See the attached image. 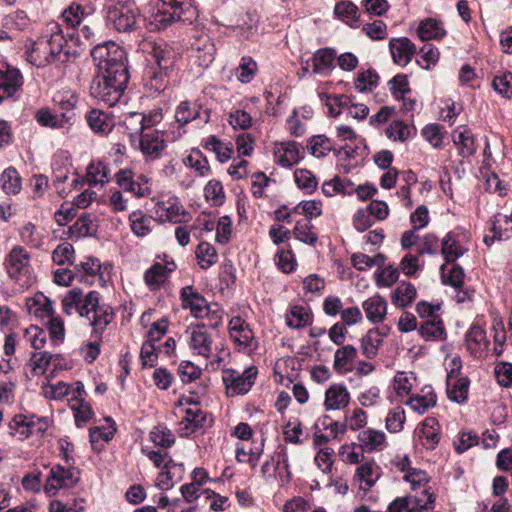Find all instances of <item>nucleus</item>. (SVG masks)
Listing matches in <instances>:
<instances>
[{
	"mask_svg": "<svg viewBox=\"0 0 512 512\" xmlns=\"http://www.w3.org/2000/svg\"><path fill=\"white\" fill-rule=\"evenodd\" d=\"M143 50L150 57L148 61L155 64L145 72V87L151 93L159 94L169 85V72L174 64L175 53L166 43L155 41L145 42Z\"/></svg>",
	"mask_w": 512,
	"mask_h": 512,
	"instance_id": "f257e3e1",
	"label": "nucleus"
},
{
	"mask_svg": "<svg viewBox=\"0 0 512 512\" xmlns=\"http://www.w3.org/2000/svg\"><path fill=\"white\" fill-rule=\"evenodd\" d=\"M129 81L128 70H109L97 72L91 86L90 93L94 98L104 102L110 107L115 106L122 98Z\"/></svg>",
	"mask_w": 512,
	"mask_h": 512,
	"instance_id": "f03ea898",
	"label": "nucleus"
},
{
	"mask_svg": "<svg viewBox=\"0 0 512 512\" xmlns=\"http://www.w3.org/2000/svg\"><path fill=\"white\" fill-rule=\"evenodd\" d=\"M168 2L149 17L151 30H165L173 22L192 24L198 17L197 9L189 0H173Z\"/></svg>",
	"mask_w": 512,
	"mask_h": 512,
	"instance_id": "7ed1b4c3",
	"label": "nucleus"
},
{
	"mask_svg": "<svg viewBox=\"0 0 512 512\" xmlns=\"http://www.w3.org/2000/svg\"><path fill=\"white\" fill-rule=\"evenodd\" d=\"M78 314L86 317L94 327V331L99 334L104 331L115 317L113 308L110 305L100 303V295L97 291H90L85 296H81Z\"/></svg>",
	"mask_w": 512,
	"mask_h": 512,
	"instance_id": "20e7f679",
	"label": "nucleus"
},
{
	"mask_svg": "<svg viewBox=\"0 0 512 512\" xmlns=\"http://www.w3.org/2000/svg\"><path fill=\"white\" fill-rule=\"evenodd\" d=\"M42 34L56 63L71 62L78 57L77 51H71L67 48V38H72V34H65L59 23L49 22L43 29Z\"/></svg>",
	"mask_w": 512,
	"mask_h": 512,
	"instance_id": "39448f33",
	"label": "nucleus"
},
{
	"mask_svg": "<svg viewBox=\"0 0 512 512\" xmlns=\"http://www.w3.org/2000/svg\"><path fill=\"white\" fill-rule=\"evenodd\" d=\"M91 57L97 72L109 70H128L125 51L113 41L97 44L91 50Z\"/></svg>",
	"mask_w": 512,
	"mask_h": 512,
	"instance_id": "423d86ee",
	"label": "nucleus"
},
{
	"mask_svg": "<svg viewBox=\"0 0 512 512\" xmlns=\"http://www.w3.org/2000/svg\"><path fill=\"white\" fill-rule=\"evenodd\" d=\"M31 256L22 246H14L5 259L6 271L11 279L21 287L30 285L32 281Z\"/></svg>",
	"mask_w": 512,
	"mask_h": 512,
	"instance_id": "0eeeda50",
	"label": "nucleus"
},
{
	"mask_svg": "<svg viewBox=\"0 0 512 512\" xmlns=\"http://www.w3.org/2000/svg\"><path fill=\"white\" fill-rule=\"evenodd\" d=\"M258 370L255 366H250L242 372L226 368L222 370V380L225 384L228 396L234 397L248 393L255 383Z\"/></svg>",
	"mask_w": 512,
	"mask_h": 512,
	"instance_id": "6e6552de",
	"label": "nucleus"
},
{
	"mask_svg": "<svg viewBox=\"0 0 512 512\" xmlns=\"http://www.w3.org/2000/svg\"><path fill=\"white\" fill-rule=\"evenodd\" d=\"M449 370L446 377V393L449 400L455 403H465L467 401L470 380L466 376H460L461 360L458 357L453 358L449 363Z\"/></svg>",
	"mask_w": 512,
	"mask_h": 512,
	"instance_id": "1a4fd4ad",
	"label": "nucleus"
},
{
	"mask_svg": "<svg viewBox=\"0 0 512 512\" xmlns=\"http://www.w3.org/2000/svg\"><path fill=\"white\" fill-rule=\"evenodd\" d=\"M107 22L118 32L133 31L137 25V9L131 4L111 6L107 11Z\"/></svg>",
	"mask_w": 512,
	"mask_h": 512,
	"instance_id": "9d476101",
	"label": "nucleus"
},
{
	"mask_svg": "<svg viewBox=\"0 0 512 512\" xmlns=\"http://www.w3.org/2000/svg\"><path fill=\"white\" fill-rule=\"evenodd\" d=\"M467 232L462 228L450 231L441 241V253L446 262H456L469 250Z\"/></svg>",
	"mask_w": 512,
	"mask_h": 512,
	"instance_id": "9b49d317",
	"label": "nucleus"
},
{
	"mask_svg": "<svg viewBox=\"0 0 512 512\" xmlns=\"http://www.w3.org/2000/svg\"><path fill=\"white\" fill-rule=\"evenodd\" d=\"M133 147L141 152L145 161H154L161 158L167 145L163 133L153 130L141 134Z\"/></svg>",
	"mask_w": 512,
	"mask_h": 512,
	"instance_id": "f8f14e48",
	"label": "nucleus"
},
{
	"mask_svg": "<svg viewBox=\"0 0 512 512\" xmlns=\"http://www.w3.org/2000/svg\"><path fill=\"white\" fill-rule=\"evenodd\" d=\"M79 481V471L75 468H65L61 465H55L50 469L46 481V491L50 495H55L60 488H72Z\"/></svg>",
	"mask_w": 512,
	"mask_h": 512,
	"instance_id": "ddd939ff",
	"label": "nucleus"
},
{
	"mask_svg": "<svg viewBox=\"0 0 512 512\" xmlns=\"http://www.w3.org/2000/svg\"><path fill=\"white\" fill-rule=\"evenodd\" d=\"M187 404H195V407L186 409V415L179 422L178 433L180 437H188L206 425L207 413L202 411L192 398H186Z\"/></svg>",
	"mask_w": 512,
	"mask_h": 512,
	"instance_id": "4468645a",
	"label": "nucleus"
},
{
	"mask_svg": "<svg viewBox=\"0 0 512 512\" xmlns=\"http://www.w3.org/2000/svg\"><path fill=\"white\" fill-rule=\"evenodd\" d=\"M155 213L162 221L174 224L185 223L190 219V213L183 208L177 198L158 201L155 204Z\"/></svg>",
	"mask_w": 512,
	"mask_h": 512,
	"instance_id": "2eb2a0df",
	"label": "nucleus"
},
{
	"mask_svg": "<svg viewBox=\"0 0 512 512\" xmlns=\"http://www.w3.org/2000/svg\"><path fill=\"white\" fill-rule=\"evenodd\" d=\"M122 125L131 145L135 146L136 139L141 137V134H145V130L154 126L155 121L151 120V117H146L143 113L131 112L123 116Z\"/></svg>",
	"mask_w": 512,
	"mask_h": 512,
	"instance_id": "dca6fc26",
	"label": "nucleus"
},
{
	"mask_svg": "<svg viewBox=\"0 0 512 512\" xmlns=\"http://www.w3.org/2000/svg\"><path fill=\"white\" fill-rule=\"evenodd\" d=\"M23 85L20 71L7 64L0 65V102L12 97Z\"/></svg>",
	"mask_w": 512,
	"mask_h": 512,
	"instance_id": "f3484780",
	"label": "nucleus"
},
{
	"mask_svg": "<svg viewBox=\"0 0 512 512\" xmlns=\"http://www.w3.org/2000/svg\"><path fill=\"white\" fill-rule=\"evenodd\" d=\"M229 333L231 339L240 350H253L254 334L249 325L239 316L233 317L229 322Z\"/></svg>",
	"mask_w": 512,
	"mask_h": 512,
	"instance_id": "a211bd4d",
	"label": "nucleus"
},
{
	"mask_svg": "<svg viewBox=\"0 0 512 512\" xmlns=\"http://www.w3.org/2000/svg\"><path fill=\"white\" fill-rule=\"evenodd\" d=\"M180 298L183 309H189L191 315L195 318H204V312L208 310L210 304L193 286L183 287Z\"/></svg>",
	"mask_w": 512,
	"mask_h": 512,
	"instance_id": "6ab92c4d",
	"label": "nucleus"
},
{
	"mask_svg": "<svg viewBox=\"0 0 512 512\" xmlns=\"http://www.w3.org/2000/svg\"><path fill=\"white\" fill-rule=\"evenodd\" d=\"M189 336L190 348L198 355L209 358L212 353L213 340L206 331L205 324H198L192 327Z\"/></svg>",
	"mask_w": 512,
	"mask_h": 512,
	"instance_id": "aec40b11",
	"label": "nucleus"
},
{
	"mask_svg": "<svg viewBox=\"0 0 512 512\" xmlns=\"http://www.w3.org/2000/svg\"><path fill=\"white\" fill-rule=\"evenodd\" d=\"M175 119L180 126H184L196 119L202 120L203 123H208L210 119V110H203L200 105L192 104L187 100L182 101L176 108Z\"/></svg>",
	"mask_w": 512,
	"mask_h": 512,
	"instance_id": "412c9836",
	"label": "nucleus"
},
{
	"mask_svg": "<svg viewBox=\"0 0 512 512\" xmlns=\"http://www.w3.org/2000/svg\"><path fill=\"white\" fill-rule=\"evenodd\" d=\"M164 263H154L144 274V281L151 290L158 288L165 282L168 275L176 269V264L173 260H167L164 255Z\"/></svg>",
	"mask_w": 512,
	"mask_h": 512,
	"instance_id": "4be33fe9",
	"label": "nucleus"
},
{
	"mask_svg": "<svg viewBox=\"0 0 512 512\" xmlns=\"http://www.w3.org/2000/svg\"><path fill=\"white\" fill-rule=\"evenodd\" d=\"M465 343L473 357H481L488 346L485 330L479 325H472L465 335Z\"/></svg>",
	"mask_w": 512,
	"mask_h": 512,
	"instance_id": "5701e85b",
	"label": "nucleus"
},
{
	"mask_svg": "<svg viewBox=\"0 0 512 512\" xmlns=\"http://www.w3.org/2000/svg\"><path fill=\"white\" fill-rule=\"evenodd\" d=\"M116 182L124 191L131 192L137 197L147 196L151 192L147 181L145 180V183H140L138 180H135L131 170H119L116 173Z\"/></svg>",
	"mask_w": 512,
	"mask_h": 512,
	"instance_id": "b1692460",
	"label": "nucleus"
},
{
	"mask_svg": "<svg viewBox=\"0 0 512 512\" xmlns=\"http://www.w3.org/2000/svg\"><path fill=\"white\" fill-rule=\"evenodd\" d=\"M285 469L287 475L286 480L283 482L290 481V471H289V461H288V453L287 449L284 446H279L275 452V455L272 456L269 460H267L261 467V474L264 478L268 479L272 476H275L276 471L280 468V466Z\"/></svg>",
	"mask_w": 512,
	"mask_h": 512,
	"instance_id": "393cba45",
	"label": "nucleus"
},
{
	"mask_svg": "<svg viewBox=\"0 0 512 512\" xmlns=\"http://www.w3.org/2000/svg\"><path fill=\"white\" fill-rule=\"evenodd\" d=\"M27 60L36 67H45L49 64L56 63L50 54V47L43 34L33 43L30 51L27 52Z\"/></svg>",
	"mask_w": 512,
	"mask_h": 512,
	"instance_id": "a878e982",
	"label": "nucleus"
},
{
	"mask_svg": "<svg viewBox=\"0 0 512 512\" xmlns=\"http://www.w3.org/2000/svg\"><path fill=\"white\" fill-rule=\"evenodd\" d=\"M274 156L276 163L280 166L291 167L301 159L299 144L295 141L281 143L275 148Z\"/></svg>",
	"mask_w": 512,
	"mask_h": 512,
	"instance_id": "bb28decb",
	"label": "nucleus"
},
{
	"mask_svg": "<svg viewBox=\"0 0 512 512\" xmlns=\"http://www.w3.org/2000/svg\"><path fill=\"white\" fill-rule=\"evenodd\" d=\"M101 265L94 257H86L84 261L74 264L76 280L87 285H92L98 277Z\"/></svg>",
	"mask_w": 512,
	"mask_h": 512,
	"instance_id": "cd10ccee",
	"label": "nucleus"
},
{
	"mask_svg": "<svg viewBox=\"0 0 512 512\" xmlns=\"http://www.w3.org/2000/svg\"><path fill=\"white\" fill-rule=\"evenodd\" d=\"M446 33L443 22L436 18H426L418 23V39L421 41H438L441 40Z\"/></svg>",
	"mask_w": 512,
	"mask_h": 512,
	"instance_id": "c85d7f7f",
	"label": "nucleus"
},
{
	"mask_svg": "<svg viewBox=\"0 0 512 512\" xmlns=\"http://www.w3.org/2000/svg\"><path fill=\"white\" fill-rule=\"evenodd\" d=\"M307 148L317 158L326 156L330 151H334L337 156H341L344 152L346 157H349V152L345 148L334 150L332 140L325 135L312 136L307 143Z\"/></svg>",
	"mask_w": 512,
	"mask_h": 512,
	"instance_id": "c756f323",
	"label": "nucleus"
},
{
	"mask_svg": "<svg viewBox=\"0 0 512 512\" xmlns=\"http://www.w3.org/2000/svg\"><path fill=\"white\" fill-rule=\"evenodd\" d=\"M362 308L366 314L367 319L377 324L385 319L387 314V301L380 295H374L366 299L362 303Z\"/></svg>",
	"mask_w": 512,
	"mask_h": 512,
	"instance_id": "7c9ffc66",
	"label": "nucleus"
},
{
	"mask_svg": "<svg viewBox=\"0 0 512 512\" xmlns=\"http://www.w3.org/2000/svg\"><path fill=\"white\" fill-rule=\"evenodd\" d=\"M86 121L90 129L99 135L109 134L113 127V119L104 111L92 109L86 114Z\"/></svg>",
	"mask_w": 512,
	"mask_h": 512,
	"instance_id": "2f4dec72",
	"label": "nucleus"
},
{
	"mask_svg": "<svg viewBox=\"0 0 512 512\" xmlns=\"http://www.w3.org/2000/svg\"><path fill=\"white\" fill-rule=\"evenodd\" d=\"M35 118L40 125L53 129L65 128L71 126L74 122V114L62 113L61 117H58L46 108L39 109Z\"/></svg>",
	"mask_w": 512,
	"mask_h": 512,
	"instance_id": "473e14b6",
	"label": "nucleus"
},
{
	"mask_svg": "<svg viewBox=\"0 0 512 512\" xmlns=\"http://www.w3.org/2000/svg\"><path fill=\"white\" fill-rule=\"evenodd\" d=\"M389 47L396 64L405 66L411 61L414 54V45L408 38L392 39Z\"/></svg>",
	"mask_w": 512,
	"mask_h": 512,
	"instance_id": "72a5a7b5",
	"label": "nucleus"
},
{
	"mask_svg": "<svg viewBox=\"0 0 512 512\" xmlns=\"http://www.w3.org/2000/svg\"><path fill=\"white\" fill-rule=\"evenodd\" d=\"M452 139L462 158H469L476 152L474 136L470 130L460 126L453 131Z\"/></svg>",
	"mask_w": 512,
	"mask_h": 512,
	"instance_id": "f704fd0d",
	"label": "nucleus"
},
{
	"mask_svg": "<svg viewBox=\"0 0 512 512\" xmlns=\"http://www.w3.org/2000/svg\"><path fill=\"white\" fill-rule=\"evenodd\" d=\"M422 445L429 450L435 449L440 441V425L436 418L426 417L421 423Z\"/></svg>",
	"mask_w": 512,
	"mask_h": 512,
	"instance_id": "c9c22d12",
	"label": "nucleus"
},
{
	"mask_svg": "<svg viewBox=\"0 0 512 512\" xmlns=\"http://www.w3.org/2000/svg\"><path fill=\"white\" fill-rule=\"evenodd\" d=\"M418 334L425 341H444L447 338V332L442 318L435 320L421 321L418 327Z\"/></svg>",
	"mask_w": 512,
	"mask_h": 512,
	"instance_id": "e433bc0d",
	"label": "nucleus"
},
{
	"mask_svg": "<svg viewBox=\"0 0 512 512\" xmlns=\"http://www.w3.org/2000/svg\"><path fill=\"white\" fill-rule=\"evenodd\" d=\"M350 394L346 387L341 384L331 385L325 393L326 410H337L349 404Z\"/></svg>",
	"mask_w": 512,
	"mask_h": 512,
	"instance_id": "4c0bfd02",
	"label": "nucleus"
},
{
	"mask_svg": "<svg viewBox=\"0 0 512 512\" xmlns=\"http://www.w3.org/2000/svg\"><path fill=\"white\" fill-rule=\"evenodd\" d=\"M185 468L182 463H172L167 465V468L160 472L157 476V487L162 490L171 489L175 482L180 481L184 475Z\"/></svg>",
	"mask_w": 512,
	"mask_h": 512,
	"instance_id": "58836bf2",
	"label": "nucleus"
},
{
	"mask_svg": "<svg viewBox=\"0 0 512 512\" xmlns=\"http://www.w3.org/2000/svg\"><path fill=\"white\" fill-rule=\"evenodd\" d=\"M411 375H413V373H411ZM411 379L415 381L416 377L412 376L410 378L405 372L398 373L394 378V389L398 396H406L407 399L403 402L410 406L413 411H416V404L414 403L416 401V396L411 394L413 388Z\"/></svg>",
	"mask_w": 512,
	"mask_h": 512,
	"instance_id": "ea45409f",
	"label": "nucleus"
},
{
	"mask_svg": "<svg viewBox=\"0 0 512 512\" xmlns=\"http://www.w3.org/2000/svg\"><path fill=\"white\" fill-rule=\"evenodd\" d=\"M428 478L425 472L418 470V512L434 508L435 493L426 485Z\"/></svg>",
	"mask_w": 512,
	"mask_h": 512,
	"instance_id": "a19ab883",
	"label": "nucleus"
},
{
	"mask_svg": "<svg viewBox=\"0 0 512 512\" xmlns=\"http://www.w3.org/2000/svg\"><path fill=\"white\" fill-rule=\"evenodd\" d=\"M442 282L458 289L463 285L465 273L463 268L456 262H446L440 268Z\"/></svg>",
	"mask_w": 512,
	"mask_h": 512,
	"instance_id": "79ce46f5",
	"label": "nucleus"
},
{
	"mask_svg": "<svg viewBox=\"0 0 512 512\" xmlns=\"http://www.w3.org/2000/svg\"><path fill=\"white\" fill-rule=\"evenodd\" d=\"M358 441L363 451L372 452L380 449L385 441V433L381 430L368 428L358 435Z\"/></svg>",
	"mask_w": 512,
	"mask_h": 512,
	"instance_id": "37998d69",
	"label": "nucleus"
},
{
	"mask_svg": "<svg viewBox=\"0 0 512 512\" xmlns=\"http://www.w3.org/2000/svg\"><path fill=\"white\" fill-rule=\"evenodd\" d=\"M96 231L97 225L94 222V217L91 214H84L69 227V237L79 239L92 236Z\"/></svg>",
	"mask_w": 512,
	"mask_h": 512,
	"instance_id": "c03bdc74",
	"label": "nucleus"
},
{
	"mask_svg": "<svg viewBox=\"0 0 512 512\" xmlns=\"http://www.w3.org/2000/svg\"><path fill=\"white\" fill-rule=\"evenodd\" d=\"M152 217L144 214L141 210L133 211L129 215V223L131 231L137 237H145L152 231Z\"/></svg>",
	"mask_w": 512,
	"mask_h": 512,
	"instance_id": "a18cd8bd",
	"label": "nucleus"
},
{
	"mask_svg": "<svg viewBox=\"0 0 512 512\" xmlns=\"http://www.w3.org/2000/svg\"><path fill=\"white\" fill-rule=\"evenodd\" d=\"M109 168L102 161H92L88 167L85 176V181L91 185H104L109 182Z\"/></svg>",
	"mask_w": 512,
	"mask_h": 512,
	"instance_id": "49530a36",
	"label": "nucleus"
},
{
	"mask_svg": "<svg viewBox=\"0 0 512 512\" xmlns=\"http://www.w3.org/2000/svg\"><path fill=\"white\" fill-rule=\"evenodd\" d=\"M355 476L367 488H371L380 477V467L373 460L366 461L357 467Z\"/></svg>",
	"mask_w": 512,
	"mask_h": 512,
	"instance_id": "de8ad7c7",
	"label": "nucleus"
},
{
	"mask_svg": "<svg viewBox=\"0 0 512 512\" xmlns=\"http://www.w3.org/2000/svg\"><path fill=\"white\" fill-rule=\"evenodd\" d=\"M204 148L213 152L221 163L228 161L233 153L232 143L223 142L213 135L207 138Z\"/></svg>",
	"mask_w": 512,
	"mask_h": 512,
	"instance_id": "09e8293b",
	"label": "nucleus"
},
{
	"mask_svg": "<svg viewBox=\"0 0 512 512\" xmlns=\"http://www.w3.org/2000/svg\"><path fill=\"white\" fill-rule=\"evenodd\" d=\"M336 53L331 48H322L315 52L312 57L313 72L323 74L333 67Z\"/></svg>",
	"mask_w": 512,
	"mask_h": 512,
	"instance_id": "8fccbe9b",
	"label": "nucleus"
},
{
	"mask_svg": "<svg viewBox=\"0 0 512 512\" xmlns=\"http://www.w3.org/2000/svg\"><path fill=\"white\" fill-rule=\"evenodd\" d=\"M94 8L91 6L83 7L78 3H72L63 11L65 22L71 27L79 25L84 17L93 14Z\"/></svg>",
	"mask_w": 512,
	"mask_h": 512,
	"instance_id": "3c124183",
	"label": "nucleus"
},
{
	"mask_svg": "<svg viewBox=\"0 0 512 512\" xmlns=\"http://www.w3.org/2000/svg\"><path fill=\"white\" fill-rule=\"evenodd\" d=\"M1 188L6 194H18L22 188V179L14 167L5 169L0 177Z\"/></svg>",
	"mask_w": 512,
	"mask_h": 512,
	"instance_id": "603ef678",
	"label": "nucleus"
},
{
	"mask_svg": "<svg viewBox=\"0 0 512 512\" xmlns=\"http://www.w3.org/2000/svg\"><path fill=\"white\" fill-rule=\"evenodd\" d=\"M313 228L311 219H303L296 223L292 233L299 241L313 246L318 240L317 234L312 231Z\"/></svg>",
	"mask_w": 512,
	"mask_h": 512,
	"instance_id": "864d4df0",
	"label": "nucleus"
},
{
	"mask_svg": "<svg viewBox=\"0 0 512 512\" xmlns=\"http://www.w3.org/2000/svg\"><path fill=\"white\" fill-rule=\"evenodd\" d=\"M382 342L383 341L380 339V334L378 330H368L365 336L361 339L362 354L368 359L374 358L377 355L378 349L381 346Z\"/></svg>",
	"mask_w": 512,
	"mask_h": 512,
	"instance_id": "5fc2aeb1",
	"label": "nucleus"
},
{
	"mask_svg": "<svg viewBox=\"0 0 512 512\" xmlns=\"http://www.w3.org/2000/svg\"><path fill=\"white\" fill-rule=\"evenodd\" d=\"M52 100L63 113L71 114L78 103V96L71 89H62L54 94Z\"/></svg>",
	"mask_w": 512,
	"mask_h": 512,
	"instance_id": "6e6d98bb",
	"label": "nucleus"
},
{
	"mask_svg": "<svg viewBox=\"0 0 512 512\" xmlns=\"http://www.w3.org/2000/svg\"><path fill=\"white\" fill-rule=\"evenodd\" d=\"M418 56L422 60H418V65L423 69L430 70L439 62L440 52L433 44L426 42L418 48Z\"/></svg>",
	"mask_w": 512,
	"mask_h": 512,
	"instance_id": "4d7b16f0",
	"label": "nucleus"
},
{
	"mask_svg": "<svg viewBox=\"0 0 512 512\" xmlns=\"http://www.w3.org/2000/svg\"><path fill=\"white\" fill-rule=\"evenodd\" d=\"M286 323L291 328H302L311 323V314L304 306H292L286 316Z\"/></svg>",
	"mask_w": 512,
	"mask_h": 512,
	"instance_id": "13d9d810",
	"label": "nucleus"
},
{
	"mask_svg": "<svg viewBox=\"0 0 512 512\" xmlns=\"http://www.w3.org/2000/svg\"><path fill=\"white\" fill-rule=\"evenodd\" d=\"M150 440L158 447L168 449L175 443V436L164 425H157L149 433Z\"/></svg>",
	"mask_w": 512,
	"mask_h": 512,
	"instance_id": "bf43d9fd",
	"label": "nucleus"
},
{
	"mask_svg": "<svg viewBox=\"0 0 512 512\" xmlns=\"http://www.w3.org/2000/svg\"><path fill=\"white\" fill-rule=\"evenodd\" d=\"M196 258L202 269H208L217 262L216 249L207 242H201L196 249Z\"/></svg>",
	"mask_w": 512,
	"mask_h": 512,
	"instance_id": "052dcab7",
	"label": "nucleus"
},
{
	"mask_svg": "<svg viewBox=\"0 0 512 512\" xmlns=\"http://www.w3.org/2000/svg\"><path fill=\"white\" fill-rule=\"evenodd\" d=\"M445 133L444 127L437 123H430L421 130L422 137L435 149L442 148Z\"/></svg>",
	"mask_w": 512,
	"mask_h": 512,
	"instance_id": "680f3d73",
	"label": "nucleus"
},
{
	"mask_svg": "<svg viewBox=\"0 0 512 512\" xmlns=\"http://www.w3.org/2000/svg\"><path fill=\"white\" fill-rule=\"evenodd\" d=\"M184 163L198 172L200 176H207L210 172L208 160L199 149H193L184 159Z\"/></svg>",
	"mask_w": 512,
	"mask_h": 512,
	"instance_id": "e2e57ef3",
	"label": "nucleus"
},
{
	"mask_svg": "<svg viewBox=\"0 0 512 512\" xmlns=\"http://www.w3.org/2000/svg\"><path fill=\"white\" fill-rule=\"evenodd\" d=\"M30 416L16 414L9 423V430L12 436H17L20 440L29 437Z\"/></svg>",
	"mask_w": 512,
	"mask_h": 512,
	"instance_id": "0e129e2a",
	"label": "nucleus"
},
{
	"mask_svg": "<svg viewBox=\"0 0 512 512\" xmlns=\"http://www.w3.org/2000/svg\"><path fill=\"white\" fill-rule=\"evenodd\" d=\"M294 178L297 186L308 194L314 192L318 186L317 178L310 170L296 169Z\"/></svg>",
	"mask_w": 512,
	"mask_h": 512,
	"instance_id": "69168bd1",
	"label": "nucleus"
},
{
	"mask_svg": "<svg viewBox=\"0 0 512 512\" xmlns=\"http://www.w3.org/2000/svg\"><path fill=\"white\" fill-rule=\"evenodd\" d=\"M416 297V289L410 283H401L394 291L393 302L397 306L406 307Z\"/></svg>",
	"mask_w": 512,
	"mask_h": 512,
	"instance_id": "338daca9",
	"label": "nucleus"
},
{
	"mask_svg": "<svg viewBox=\"0 0 512 512\" xmlns=\"http://www.w3.org/2000/svg\"><path fill=\"white\" fill-rule=\"evenodd\" d=\"M75 250L73 246L64 242L59 244L52 253V260L55 264L63 266L66 264L74 265Z\"/></svg>",
	"mask_w": 512,
	"mask_h": 512,
	"instance_id": "774afa93",
	"label": "nucleus"
}]
</instances>
